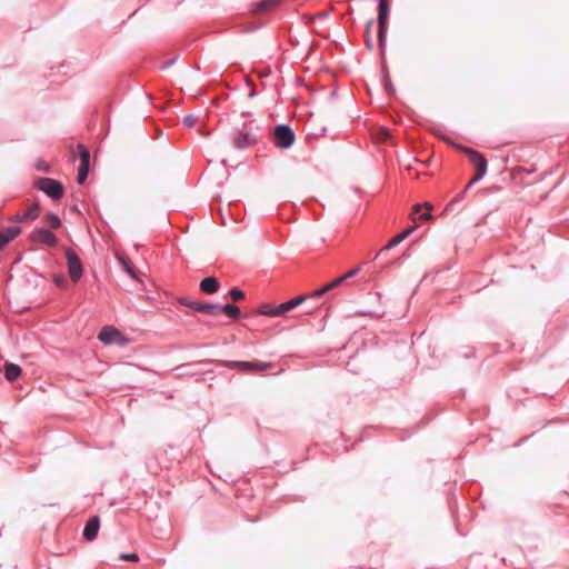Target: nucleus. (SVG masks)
I'll return each mask as SVG.
<instances>
[{
	"label": "nucleus",
	"instance_id": "obj_1",
	"mask_svg": "<svg viewBox=\"0 0 569 569\" xmlns=\"http://www.w3.org/2000/svg\"><path fill=\"white\" fill-rule=\"evenodd\" d=\"M465 153L466 156L468 157L469 161L473 164L475 169H476V174L473 176V178L469 181V186H471L472 183L479 181L487 172V160L486 158L478 151L473 150V149H470V148H466V147H462L460 148Z\"/></svg>",
	"mask_w": 569,
	"mask_h": 569
},
{
	"label": "nucleus",
	"instance_id": "obj_2",
	"mask_svg": "<svg viewBox=\"0 0 569 569\" xmlns=\"http://www.w3.org/2000/svg\"><path fill=\"white\" fill-rule=\"evenodd\" d=\"M34 186L54 200L63 196V186L58 180L39 178L36 180Z\"/></svg>",
	"mask_w": 569,
	"mask_h": 569
},
{
	"label": "nucleus",
	"instance_id": "obj_3",
	"mask_svg": "<svg viewBox=\"0 0 569 569\" xmlns=\"http://www.w3.org/2000/svg\"><path fill=\"white\" fill-rule=\"evenodd\" d=\"M295 142V133L287 124H279L273 131V143L277 148L288 149Z\"/></svg>",
	"mask_w": 569,
	"mask_h": 569
},
{
	"label": "nucleus",
	"instance_id": "obj_4",
	"mask_svg": "<svg viewBox=\"0 0 569 569\" xmlns=\"http://www.w3.org/2000/svg\"><path fill=\"white\" fill-rule=\"evenodd\" d=\"M228 368L239 369L244 372L251 371H263L272 368L270 362H259V361H228L226 363Z\"/></svg>",
	"mask_w": 569,
	"mask_h": 569
},
{
	"label": "nucleus",
	"instance_id": "obj_5",
	"mask_svg": "<svg viewBox=\"0 0 569 569\" xmlns=\"http://www.w3.org/2000/svg\"><path fill=\"white\" fill-rule=\"evenodd\" d=\"M77 150L80 158V167L77 180L80 184H82L86 181L89 172L90 152L83 144H78Z\"/></svg>",
	"mask_w": 569,
	"mask_h": 569
},
{
	"label": "nucleus",
	"instance_id": "obj_6",
	"mask_svg": "<svg viewBox=\"0 0 569 569\" xmlns=\"http://www.w3.org/2000/svg\"><path fill=\"white\" fill-rule=\"evenodd\" d=\"M67 260H68V271L70 278L76 282L82 276V264L79 257L72 250L68 249L66 251Z\"/></svg>",
	"mask_w": 569,
	"mask_h": 569
},
{
	"label": "nucleus",
	"instance_id": "obj_7",
	"mask_svg": "<svg viewBox=\"0 0 569 569\" xmlns=\"http://www.w3.org/2000/svg\"><path fill=\"white\" fill-rule=\"evenodd\" d=\"M30 240L36 243H43L49 247H54L57 244V237L47 229H36L30 234Z\"/></svg>",
	"mask_w": 569,
	"mask_h": 569
},
{
	"label": "nucleus",
	"instance_id": "obj_8",
	"mask_svg": "<svg viewBox=\"0 0 569 569\" xmlns=\"http://www.w3.org/2000/svg\"><path fill=\"white\" fill-rule=\"evenodd\" d=\"M388 2L387 0H379V14H378V26H379V41L382 42L387 29V19H388Z\"/></svg>",
	"mask_w": 569,
	"mask_h": 569
},
{
	"label": "nucleus",
	"instance_id": "obj_9",
	"mask_svg": "<svg viewBox=\"0 0 569 569\" xmlns=\"http://www.w3.org/2000/svg\"><path fill=\"white\" fill-rule=\"evenodd\" d=\"M257 141L256 136L249 131H240L233 139V144L238 149H243L254 144Z\"/></svg>",
	"mask_w": 569,
	"mask_h": 569
},
{
	"label": "nucleus",
	"instance_id": "obj_10",
	"mask_svg": "<svg viewBox=\"0 0 569 569\" xmlns=\"http://www.w3.org/2000/svg\"><path fill=\"white\" fill-rule=\"evenodd\" d=\"M100 528V519L98 516H93L88 520L83 529V537L88 541H92L97 538Z\"/></svg>",
	"mask_w": 569,
	"mask_h": 569
},
{
	"label": "nucleus",
	"instance_id": "obj_11",
	"mask_svg": "<svg viewBox=\"0 0 569 569\" xmlns=\"http://www.w3.org/2000/svg\"><path fill=\"white\" fill-rule=\"evenodd\" d=\"M307 299V296H298L287 302H283L279 306H277V310L273 312L276 316L280 317L288 311L295 309L296 307L300 306L305 300Z\"/></svg>",
	"mask_w": 569,
	"mask_h": 569
},
{
	"label": "nucleus",
	"instance_id": "obj_12",
	"mask_svg": "<svg viewBox=\"0 0 569 569\" xmlns=\"http://www.w3.org/2000/svg\"><path fill=\"white\" fill-rule=\"evenodd\" d=\"M98 338L100 341L108 345V343L116 341L117 339H120L121 335L117 329H114L112 327H104L99 332Z\"/></svg>",
	"mask_w": 569,
	"mask_h": 569
},
{
	"label": "nucleus",
	"instance_id": "obj_13",
	"mask_svg": "<svg viewBox=\"0 0 569 569\" xmlns=\"http://www.w3.org/2000/svg\"><path fill=\"white\" fill-rule=\"evenodd\" d=\"M20 232L21 229L19 227H9L0 232V249L12 241L17 236L20 234Z\"/></svg>",
	"mask_w": 569,
	"mask_h": 569
},
{
	"label": "nucleus",
	"instance_id": "obj_14",
	"mask_svg": "<svg viewBox=\"0 0 569 569\" xmlns=\"http://www.w3.org/2000/svg\"><path fill=\"white\" fill-rule=\"evenodd\" d=\"M200 289L204 293L212 295L218 291L219 282L214 277H207L201 280Z\"/></svg>",
	"mask_w": 569,
	"mask_h": 569
},
{
	"label": "nucleus",
	"instance_id": "obj_15",
	"mask_svg": "<svg viewBox=\"0 0 569 569\" xmlns=\"http://www.w3.org/2000/svg\"><path fill=\"white\" fill-rule=\"evenodd\" d=\"M192 309L206 315L217 316L220 312V307L211 303L194 302Z\"/></svg>",
	"mask_w": 569,
	"mask_h": 569
},
{
	"label": "nucleus",
	"instance_id": "obj_16",
	"mask_svg": "<svg viewBox=\"0 0 569 569\" xmlns=\"http://www.w3.org/2000/svg\"><path fill=\"white\" fill-rule=\"evenodd\" d=\"M39 212H40L39 204L37 202H33L30 206V213L17 214L16 217L12 218V221H14V222H24V221H28V220H34V219L38 218Z\"/></svg>",
	"mask_w": 569,
	"mask_h": 569
},
{
	"label": "nucleus",
	"instance_id": "obj_17",
	"mask_svg": "<svg viewBox=\"0 0 569 569\" xmlns=\"http://www.w3.org/2000/svg\"><path fill=\"white\" fill-rule=\"evenodd\" d=\"M416 227H410L408 229H406L405 231L400 232L399 234L395 236L392 239L389 240V242L381 249V251L383 250H390L392 249L393 247L398 246L399 243H401L406 238H408L410 236V233L415 230Z\"/></svg>",
	"mask_w": 569,
	"mask_h": 569
},
{
	"label": "nucleus",
	"instance_id": "obj_18",
	"mask_svg": "<svg viewBox=\"0 0 569 569\" xmlns=\"http://www.w3.org/2000/svg\"><path fill=\"white\" fill-rule=\"evenodd\" d=\"M343 282H345V278H341V277L336 278L331 282L327 283L325 287L313 291L311 297L319 298V297L323 296L325 293L329 292L330 290L338 288Z\"/></svg>",
	"mask_w": 569,
	"mask_h": 569
},
{
	"label": "nucleus",
	"instance_id": "obj_19",
	"mask_svg": "<svg viewBox=\"0 0 569 569\" xmlns=\"http://www.w3.org/2000/svg\"><path fill=\"white\" fill-rule=\"evenodd\" d=\"M4 376L9 381H14L21 376V368L16 363L4 365Z\"/></svg>",
	"mask_w": 569,
	"mask_h": 569
},
{
	"label": "nucleus",
	"instance_id": "obj_20",
	"mask_svg": "<svg viewBox=\"0 0 569 569\" xmlns=\"http://www.w3.org/2000/svg\"><path fill=\"white\" fill-rule=\"evenodd\" d=\"M274 7H276L274 0H261L260 2L254 4L253 11L256 13H263V12L270 11Z\"/></svg>",
	"mask_w": 569,
	"mask_h": 569
},
{
	"label": "nucleus",
	"instance_id": "obj_21",
	"mask_svg": "<svg viewBox=\"0 0 569 569\" xmlns=\"http://www.w3.org/2000/svg\"><path fill=\"white\" fill-rule=\"evenodd\" d=\"M220 311L224 312L228 317L236 319L240 316V309L234 305H226L220 307Z\"/></svg>",
	"mask_w": 569,
	"mask_h": 569
},
{
	"label": "nucleus",
	"instance_id": "obj_22",
	"mask_svg": "<svg viewBox=\"0 0 569 569\" xmlns=\"http://www.w3.org/2000/svg\"><path fill=\"white\" fill-rule=\"evenodd\" d=\"M46 222L50 226V228L52 229H58L60 228L61 226V221H60V218L54 214V213H50L46 217Z\"/></svg>",
	"mask_w": 569,
	"mask_h": 569
},
{
	"label": "nucleus",
	"instance_id": "obj_23",
	"mask_svg": "<svg viewBox=\"0 0 569 569\" xmlns=\"http://www.w3.org/2000/svg\"><path fill=\"white\" fill-rule=\"evenodd\" d=\"M391 137V132L387 128H379L376 133V139L380 142L387 141Z\"/></svg>",
	"mask_w": 569,
	"mask_h": 569
},
{
	"label": "nucleus",
	"instance_id": "obj_24",
	"mask_svg": "<svg viewBox=\"0 0 569 569\" xmlns=\"http://www.w3.org/2000/svg\"><path fill=\"white\" fill-rule=\"evenodd\" d=\"M277 310V307H271L269 305H263L260 307L259 309V312L263 316H269V317H277L274 313H271V312H274Z\"/></svg>",
	"mask_w": 569,
	"mask_h": 569
},
{
	"label": "nucleus",
	"instance_id": "obj_25",
	"mask_svg": "<svg viewBox=\"0 0 569 569\" xmlns=\"http://www.w3.org/2000/svg\"><path fill=\"white\" fill-rule=\"evenodd\" d=\"M230 296L236 301L244 299V292L238 288H232L230 290Z\"/></svg>",
	"mask_w": 569,
	"mask_h": 569
},
{
	"label": "nucleus",
	"instance_id": "obj_26",
	"mask_svg": "<svg viewBox=\"0 0 569 569\" xmlns=\"http://www.w3.org/2000/svg\"><path fill=\"white\" fill-rule=\"evenodd\" d=\"M120 559L136 562L139 560V556L137 553H121Z\"/></svg>",
	"mask_w": 569,
	"mask_h": 569
},
{
	"label": "nucleus",
	"instance_id": "obj_27",
	"mask_svg": "<svg viewBox=\"0 0 569 569\" xmlns=\"http://www.w3.org/2000/svg\"><path fill=\"white\" fill-rule=\"evenodd\" d=\"M36 168L39 170V171H43V172H48L49 171V164L43 161V160H39L37 163H36Z\"/></svg>",
	"mask_w": 569,
	"mask_h": 569
},
{
	"label": "nucleus",
	"instance_id": "obj_28",
	"mask_svg": "<svg viewBox=\"0 0 569 569\" xmlns=\"http://www.w3.org/2000/svg\"><path fill=\"white\" fill-rule=\"evenodd\" d=\"M178 302H179L180 305H182V306H186V307H189V308H191V309H192V306H193V303H194L196 301L190 300V299H189V298H187V297H181V298H179V299H178Z\"/></svg>",
	"mask_w": 569,
	"mask_h": 569
},
{
	"label": "nucleus",
	"instance_id": "obj_29",
	"mask_svg": "<svg viewBox=\"0 0 569 569\" xmlns=\"http://www.w3.org/2000/svg\"><path fill=\"white\" fill-rule=\"evenodd\" d=\"M360 271V268L357 267V268H353L351 269L350 271H348L347 273H345L343 276H341V278H345V281L349 278H352L355 277L356 274H358Z\"/></svg>",
	"mask_w": 569,
	"mask_h": 569
},
{
	"label": "nucleus",
	"instance_id": "obj_30",
	"mask_svg": "<svg viewBox=\"0 0 569 569\" xmlns=\"http://www.w3.org/2000/svg\"><path fill=\"white\" fill-rule=\"evenodd\" d=\"M121 263L123 264L126 271L132 277L136 278V273L133 269L129 266V263L126 261V259L121 258Z\"/></svg>",
	"mask_w": 569,
	"mask_h": 569
},
{
	"label": "nucleus",
	"instance_id": "obj_31",
	"mask_svg": "<svg viewBox=\"0 0 569 569\" xmlns=\"http://www.w3.org/2000/svg\"><path fill=\"white\" fill-rule=\"evenodd\" d=\"M121 263L123 264L126 271L132 277L136 278V273L133 269L129 266V263L126 261V259L121 258Z\"/></svg>",
	"mask_w": 569,
	"mask_h": 569
},
{
	"label": "nucleus",
	"instance_id": "obj_32",
	"mask_svg": "<svg viewBox=\"0 0 569 569\" xmlns=\"http://www.w3.org/2000/svg\"><path fill=\"white\" fill-rule=\"evenodd\" d=\"M196 122V118L193 116H187L183 118V124L186 127L191 128Z\"/></svg>",
	"mask_w": 569,
	"mask_h": 569
},
{
	"label": "nucleus",
	"instance_id": "obj_33",
	"mask_svg": "<svg viewBox=\"0 0 569 569\" xmlns=\"http://www.w3.org/2000/svg\"><path fill=\"white\" fill-rule=\"evenodd\" d=\"M425 207L427 208V212L422 213L419 219L421 220H429L432 218L431 213L429 212L431 210V206L429 203H425Z\"/></svg>",
	"mask_w": 569,
	"mask_h": 569
},
{
	"label": "nucleus",
	"instance_id": "obj_34",
	"mask_svg": "<svg viewBox=\"0 0 569 569\" xmlns=\"http://www.w3.org/2000/svg\"><path fill=\"white\" fill-rule=\"evenodd\" d=\"M56 282L59 284V286H62L64 283V279L62 278H56Z\"/></svg>",
	"mask_w": 569,
	"mask_h": 569
},
{
	"label": "nucleus",
	"instance_id": "obj_35",
	"mask_svg": "<svg viewBox=\"0 0 569 569\" xmlns=\"http://www.w3.org/2000/svg\"><path fill=\"white\" fill-rule=\"evenodd\" d=\"M422 206L416 204L415 206V213L419 212L421 210Z\"/></svg>",
	"mask_w": 569,
	"mask_h": 569
},
{
	"label": "nucleus",
	"instance_id": "obj_36",
	"mask_svg": "<svg viewBox=\"0 0 569 569\" xmlns=\"http://www.w3.org/2000/svg\"><path fill=\"white\" fill-rule=\"evenodd\" d=\"M387 90H388L389 92H392V91H393L392 86L388 83V84H387Z\"/></svg>",
	"mask_w": 569,
	"mask_h": 569
}]
</instances>
